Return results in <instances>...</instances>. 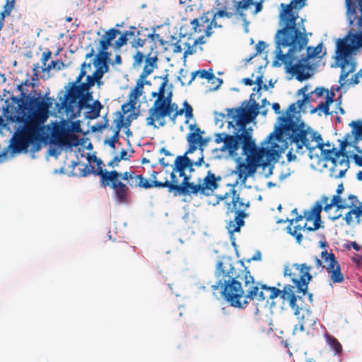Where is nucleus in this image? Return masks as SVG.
Segmentation results:
<instances>
[{"instance_id": "2f4dec72", "label": "nucleus", "mask_w": 362, "mask_h": 362, "mask_svg": "<svg viewBox=\"0 0 362 362\" xmlns=\"http://www.w3.org/2000/svg\"><path fill=\"white\" fill-rule=\"evenodd\" d=\"M346 17L349 26L354 29V21L356 19V10L358 5L354 0H346Z\"/></svg>"}, {"instance_id": "79ce46f5", "label": "nucleus", "mask_w": 362, "mask_h": 362, "mask_svg": "<svg viewBox=\"0 0 362 362\" xmlns=\"http://www.w3.org/2000/svg\"><path fill=\"white\" fill-rule=\"evenodd\" d=\"M145 78H139L137 80L135 87L132 89L130 93V97H133L134 99L138 98L142 94V90L144 84H150L149 81L144 82Z\"/></svg>"}, {"instance_id": "e433bc0d", "label": "nucleus", "mask_w": 362, "mask_h": 362, "mask_svg": "<svg viewBox=\"0 0 362 362\" xmlns=\"http://www.w3.org/2000/svg\"><path fill=\"white\" fill-rule=\"evenodd\" d=\"M100 51L98 54L95 57L97 60H100L102 62L104 61H107L110 57V53L107 52L108 47L111 45V42L106 40L103 37V39L100 41Z\"/></svg>"}, {"instance_id": "e2e57ef3", "label": "nucleus", "mask_w": 362, "mask_h": 362, "mask_svg": "<svg viewBox=\"0 0 362 362\" xmlns=\"http://www.w3.org/2000/svg\"><path fill=\"white\" fill-rule=\"evenodd\" d=\"M267 47V45L263 41H259L257 45H256V50H257V53H261Z\"/></svg>"}, {"instance_id": "49530a36", "label": "nucleus", "mask_w": 362, "mask_h": 362, "mask_svg": "<svg viewBox=\"0 0 362 362\" xmlns=\"http://www.w3.org/2000/svg\"><path fill=\"white\" fill-rule=\"evenodd\" d=\"M119 34L120 31L115 28L109 29L103 35V38L111 42Z\"/></svg>"}, {"instance_id": "a878e982", "label": "nucleus", "mask_w": 362, "mask_h": 362, "mask_svg": "<svg viewBox=\"0 0 362 362\" xmlns=\"http://www.w3.org/2000/svg\"><path fill=\"white\" fill-rule=\"evenodd\" d=\"M221 180L220 176H216L214 173L208 171L206 175L203 179V182L201 184L202 189L204 192V195L209 196L218 187V182Z\"/></svg>"}, {"instance_id": "b1692460", "label": "nucleus", "mask_w": 362, "mask_h": 362, "mask_svg": "<svg viewBox=\"0 0 362 362\" xmlns=\"http://www.w3.org/2000/svg\"><path fill=\"white\" fill-rule=\"evenodd\" d=\"M189 129L190 132L187 136L189 147L186 153H192L197 149L202 134L204 133L196 124H189Z\"/></svg>"}, {"instance_id": "bb28decb", "label": "nucleus", "mask_w": 362, "mask_h": 362, "mask_svg": "<svg viewBox=\"0 0 362 362\" xmlns=\"http://www.w3.org/2000/svg\"><path fill=\"white\" fill-rule=\"evenodd\" d=\"M302 310H303V307L302 306ZM301 310L299 311V315H296L298 320V322L296 325H295L293 334H296L298 332H302L304 331V326L307 324L310 325H313L315 322L313 317H311V313L308 311V310H305V313H300Z\"/></svg>"}, {"instance_id": "4be33fe9", "label": "nucleus", "mask_w": 362, "mask_h": 362, "mask_svg": "<svg viewBox=\"0 0 362 362\" xmlns=\"http://www.w3.org/2000/svg\"><path fill=\"white\" fill-rule=\"evenodd\" d=\"M122 179L127 181L131 187H139L148 189L153 187V185L148 182V179L142 175H136L134 171H126L121 175ZM153 185H162L156 182H153Z\"/></svg>"}, {"instance_id": "a19ab883", "label": "nucleus", "mask_w": 362, "mask_h": 362, "mask_svg": "<svg viewBox=\"0 0 362 362\" xmlns=\"http://www.w3.org/2000/svg\"><path fill=\"white\" fill-rule=\"evenodd\" d=\"M308 89V86H305L303 88H301L298 92L299 95L303 94V98L297 100V104L299 110H300L306 103H309L310 100H311L313 93H311V92L307 93Z\"/></svg>"}, {"instance_id": "9b49d317", "label": "nucleus", "mask_w": 362, "mask_h": 362, "mask_svg": "<svg viewBox=\"0 0 362 362\" xmlns=\"http://www.w3.org/2000/svg\"><path fill=\"white\" fill-rule=\"evenodd\" d=\"M320 259L314 257L315 267L321 272L324 269L329 274L330 281L333 284H340L344 281V276L341 271V266L332 252L327 250L322 251Z\"/></svg>"}, {"instance_id": "393cba45", "label": "nucleus", "mask_w": 362, "mask_h": 362, "mask_svg": "<svg viewBox=\"0 0 362 362\" xmlns=\"http://www.w3.org/2000/svg\"><path fill=\"white\" fill-rule=\"evenodd\" d=\"M323 204L324 203H322V200L320 199V202H317L315 203L311 210L305 211V218L307 221L314 220L313 227L307 228V230L313 231L320 227V213L322 209L324 210V206H322Z\"/></svg>"}, {"instance_id": "aec40b11", "label": "nucleus", "mask_w": 362, "mask_h": 362, "mask_svg": "<svg viewBox=\"0 0 362 362\" xmlns=\"http://www.w3.org/2000/svg\"><path fill=\"white\" fill-rule=\"evenodd\" d=\"M348 199L351 200V206L350 210L346 213L343 219L346 225L352 224L360 225L362 223V202L359 201L358 197L354 194H349Z\"/></svg>"}, {"instance_id": "774afa93", "label": "nucleus", "mask_w": 362, "mask_h": 362, "mask_svg": "<svg viewBox=\"0 0 362 362\" xmlns=\"http://www.w3.org/2000/svg\"><path fill=\"white\" fill-rule=\"evenodd\" d=\"M303 218H305V215L304 216L298 215L296 218H292L291 220L287 219L286 221H288L289 223H291V225H293V222H296L297 223L299 221H302Z\"/></svg>"}, {"instance_id": "0e129e2a", "label": "nucleus", "mask_w": 362, "mask_h": 362, "mask_svg": "<svg viewBox=\"0 0 362 362\" xmlns=\"http://www.w3.org/2000/svg\"><path fill=\"white\" fill-rule=\"evenodd\" d=\"M341 100L339 101L337 100L336 101V108L333 111H337L338 113H339L340 115H344V114H345V111L341 107Z\"/></svg>"}, {"instance_id": "c03bdc74", "label": "nucleus", "mask_w": 362, "mask_h": 362, "mask_svg": "<svg viewBox=\"0 0 362 362\" xmlns=\"http://www.w3.org/2000/svg\"><path fill=\"white\" fill-rule=\"evenodd\" d=\"M327 342L329 346L334 351V354L340 355L342 352V346L340 342L332 335H327Z\"/></svg>"}, {"instance_id": "603ef678", "label": "nucleus", "mask_w": 362, "mask_h": 362, "mask_svg": "<svg viewBox=\"0 0 362 362\" xmlns=\"http://www.w3.org/2000/svg\"><path fill=\"white\" fill-rule=\"evenodd\" d=\"M13 8V6L6 4L4 6V11L0 12V17L4 20L6 16H8L11 14Z\"/></svg>"}, {"instance_id": "8fccbe9b", "label": "nucleus", "mask_w": 362, "mask_h": 362, "mask_svg": "<svg viewBox=\"0 0 362 362\" xmlns=\"http://www.w3.org/2000/svg\"><path fill=\"white\" fill-rule=\"evenodd\" d=\"M96 171V169L94 170V167H93L90 164L86 165L83 169H81V171L80 173V175L81 177H86L90 173L95 174V172Z\"/></svg>"}, {"instance_id": "423d86ee", "label": "nucleus", "mask_w": 362, "mask_h": 362, "mask_svg": "<svg viewBox=\"0 0 362 362\" xmlns=\"http://www.w3.org/2000/svg\"><path fill=\"white\" fill-rule=\"evenodd\" d=\"M101 164L102 161L100 160H97L98 167L95 172V175L100 177V186L104 188L110 186L114 189L118 202L127 203L129 200V187L119 180L121 174L116 170L107 171L104 170L100 166Z\"/></svg>"}, {"instance_id": "9d476101", "label": "nucleus", "mask_w": 362, "mask_h": 362, "mask_svg": "<svg viewBox=\"0 0 362 362\" xmlns=\"http://www.w3.org/2000/svg\"><path fill=\"white\" fill-rule=\"evenodd\" d=\"M160 37L159 34L154 31L151 33L146 28L141 27L136 28L135 26H131L129 30H126L115 42L116 48L119 49L123 45H127L130 40L131 47L135 49L143 47L148 39L154 42Z\"/></svg>"}, {"instance_id": "4d7b16f0", "label": "nucleus", "mask_w": 362, "mask_h": 362, "mask_svg": "<svg viewBox=\"0 0 362 362\" xmlns=\"http://www.w3.org/2000/svg\"><path fill=\"white\" fill-rule=\"evenodd\" d=\"M327 91H329V90L322 87H317L314 91H312L311 93H313V95H315L317 98H320L322 97L324 93L327 95Z\"/></svg>"}, {"instance_id": "680f3d73", "label": "nucleus", "mask_w": 362, "mask_h": 362, "mask_svg": "<svg viewBox=\"0 0 362 362\" xmlns=\"http://www.w3.org/2000/svg\"><path fill=\"white\" fill-rule=\"evenodd\" d=\"M121 160V159L119 158V156H115L112 159V160H110L107 165L110 166V167H115L118 165V163H119V161Z\"/></svg>"}, {"instance_id": "2eb2a0df", "label": "nucleus", "mask_w": 362, "mask_h": 362, "mask_svg": "<svg viewBox=\"0 0 362 362\" xmlns=\"http://www.w3.org/2000/svg\"><path fill=\"white\" fill-rule=\"evenodd\" d=\"M297 109H298L297 102L295 103L291 104L287 109V112H286L287 115L286 116H281L279 117V119H278L279 124L277 126H279L281 122L280 119L281 117L291 118L294 123H296L298 124H302L303 125L304 130L305 129L308 130L307 132L308 133V136H307L306 139H308V141L309 148H306V149L312 151L313 149H314L315 148H319L321 150H322L324 144H323V140H322L321 135L318 132L313 131L310 127L306 126L305 124V123L303 122L300 121L298 118H295L293 115H291V113L296 112Z\"/></svg>"}, {"instance_id": "3c124183", "label": "nucleus", "mask_w": 362, "mask_h": 362, "mask_svg": "<svg viewBox=\"0 0 362 362\" xmlns=\"http://www.w3.org/2000/svg\"><path fill=\"white\" fill-rule=\"evenodd\" d=\"M264 2V0H259L258 1H254L253 4L255 6V10L252 12V14L254 16L257 15L258 13L261 12L263 9V4Z\"/></svg>"}, {"instance_id": "cd10ccee", "label": "nucleus", "mask_w": 362, "mask_h": 362, "mask_svg": "<svg viewBox=\"0 0 362 362\" xmlns=\"http://www.w3.org/2000/svg\"><path fill=\"white\" fill-rule=\"evenodd\" d=\"M190 78L187 82V85H190L192 82L195 79V78L198 76L201 78L207 79L208 81H217L218 84L216 86V89L218 88L221 84L222 83V80L216 77L211 69L210 71H206L205 69H200L189 74Z\"/></svg>"}, {"instance_id": "ddd939ff", "label": "nucleus", "mask_w": 362, "mask_h": 362, "mask_svg": "<svg viewBox=\"0 0 362 362\" xmlns=\"http://www.w3.org/2000/svg\"><path fill=\"white\" fill-rule=\"evenodd\" d=\"M178 105L172 102V93L168 95V98L164 99L163 101L158 104L154 109H148V115L146 118V123L147 126L158 127L156 122L158 123V127H164L166 124L165 117L166 115H170L174 113Z\"/></svg>"}, {"instance_id": "7c9ffc66", "label": "nucleus", "mask_w": 362, "mask_h": 362, "mask_svg": "<svg viewBox=\"0 0 362 362\" xmlns=\"http://www.w3.org/2000/svg\"><path fill=\"white\" fill-rule=\"evenodd\" d=\"M115 124L114 134L109 139L107 144L112 148H115V144L119 141V135L121 128L124 126V115L123 113L119 112L118 117L113 121Z\"/></svg>"}, {"instance_id": "72a5a7b5", "label": "nucleus", "mask_w": 362, "mask_h": 362, "mask_svg": "<svg viewBox=\"0 0 362 362\" xmlns=\"http://www.w3.org/2000/svg\"><path fill=\"white\" fill-rule=\"evenodd\" d=\"M163 81L160 84L158 92L156 94L158 95V98L155 100L153 102L152 106L149 109H154L156 107V106H158V104L161 103L163 100L168 98V95L165 96V88L167 86V84L168 83V74H166L163 78Z\"/></svg>"}, {"instance_id": "f8f14e48", "label": "nucleus", "mask_w": 362, "mask_h": 362, "mask_svg": "<svg viewBox=\"0 0 362 362\" xmlns=\"http://www.w3.org/2000/svg\"><path fill=\"white\" fill-rule=\"evenodd\" d=\"M233 13L227 12L226 8L216 11L214 8L204 13L199 19L194 18L191 24L195 33H204V36L209 37L212 34V28L220 27L218 25L216 19L217 18L226 17L230 18Z\"/></svg>"}, {"instance_id": "338daca9", "label": "nucleus", "mask_w": 362, "mask_h": 362, "mask_svg": "<svg viewBox=\"0 0 362 362\" xmlns=\"http://www.w3.org/2000/svg\"><path fill=\"white\" fill-rule=\"evenodd\" d=\"M353 158L356 165L359 167L362 166V155L359 156L357 154H354Z\"/></svg>"}, {"instance_id": "c9c22d12", "label": "nucleus", "mask_w": 362, "mask_h": 362, "mask_svg": "<svg viewBox=\"0 0 362 362\" xmlns=\"http://www.w3.org/2000/svg\"><path fill=\"white\" fill-rule=\"evenodd\" d=\"M174 114L177 117L185 114L186 118L185 123L186 124H189V119H192L194 116L193 108L187 101L183 103V108H177Z\"/></svg>"}, {"instance_id": "dca6fc26", "label": "nucleus", "mask_w": 362, "mask_h": 362, "mask_svg": "<svg viewBox=\"0 0 362 362\" xmlns=\"http://www.w3.org/2000/svg\"><path fill=\"white\" fill-rule=\"evenodd\" d=\"M190 176H185L182 182L179 181H173V183L169 184L170 187V192H173L174 196L177 195H197L198 193L204 195V192L201 185V180H199V183L189 182ZM168 185V184H165Z\"/></svg>"}, {"instance_id": "6e6552de", "label": "nucleus", "mask_w": 362, "mask_h": 362, "mask_svg": "<svg viewBox=\"0 0 362 362\" xmlns=\"http://www.w3.org/2000/svg\"><path fill=\"white\" fill-rule=\"evenodd\" d=\"M86 67L90 69V63L87 64L86 62H83L81 64L80 73L75 81L72 83L71 88L68 90L64 99L62 100L60 104L57 103V106H59V111L64 109L67 115H74L75 110L77 108L78 101L81 98L82 93L86 91L81 83V79L86 74Z\"/></svg>"}, {"instance_id": "864d4df0", "label": "nucleus", "mask_w": 362, "mask_h": 362, "mask_svg": "<svg viewBox=\"0 0 362 362\" xmlns=\"http://www.w3.org/2000/svg\"><path fill=\"white\" fill-rule=\"evenodd\" d=\"M361 78H362V68L356 74L352 76L349 84H358Z\"/></svg>"}, {"instance_id": "4468645a", "label": "nucleus", "mask_w": 362, "mask_h": 362, "mask_svg": "<svg viewBox=\"0 0 362 362\" xmlns=\"http://www.w3.org/2000/svg\"><path fill=\"white\" fill-rule=\"evenodd\" d=\"M348 144V141H344L341 144V148L339 150L334 148L325 150L327 158L333 163L332 172H338V174L335 175L337 178L343 177L349 168V156L344 152L345 147Z\"/></svg>"}, {"instance_id": "052dcab7", "label": "nucleus", "mask_w": 362, "mask_h": 362, "mask_svg": "<svg viewBox=\"0 0 362 362\" xmlns=\"http://www.w3.org/2000/svg\"><path fill=\"white\" fill-rule=\"evenodd\" d=\"M39 68H40V66H39L38 63L35 64L33 65V77L32 78V81H37Z\"/></svg>"}, {"instance_id": "f3484780", "label": "nucleus", "mask_w": 362, "mask_h": 362, "mask_svg": "<svg viewBox=\"0 0 362 362\" xmlns=\"http://www.w3.org/2000/svg\"><path fill=\"white\" fill-rule=\"evenodd\" d=\"M306 0H291L289 4H281L279 24L296 22L298 11L305 6Z\"/></svg>"}, {"instance_id": "6e6d98bb", "label": "nucleus", "mask_w": 362, "mask_h": 362, "mask_svg": "<svg viewBox=\"0 0 362 362\" xmlns=\"http://www.w3.org/2000/svg\"><path fill=\"white\" fill-rule=\"evenodd\" d=\"M188 74L189 73L187 70L184 69H180L178 80L180 81L182 86L187 85V83L185 81V80L187 78Z\"/></svg>"}, {"instance_id": "c85d7f7f", "label": "nucleus", "mask_w": 362, "mask_h": 362, "mask_svg": "<svg viewBox=\"0 0 362 362\" xmlns=\"http://www.w3.org/2000/svg\"><path fill=\"white\" fill-rule=\"evenodd\" d=\"M234 3L235 13L239 16L245 26L247 28L250 22L247 19V14L245 11L247 10L252 4H253V1L250 0H240L235 1Z\"/></svg>"}, {"instance_id": "69168bd1", "label": "nucleus", "mask_w": 362, "mask_h": 362, "mask_svg": "<svg viewBox=\"0 0 362 362\" xmlns=\"http://www.w3.org/2000/svg\"><path fill=\"white\" fill-rule=\"evenodd\" d=\"M288 162L294 161L296 159V156L293 153V148H291L286 154Z\"/></svg>"}, {"instance_id": "20e7f679", "label": "nucleus", "mask_w": 362, "mask_h": 362, "mask_svg": "<svg viewBox=\"0 0 362 362\" xmlns=\"http://www.w3.org/2000/svg\"><path fill=\"white\" fill-rule=\"evenodd\" d=\"M281 28L276 33L274 66L284 64L286 71L295 76L299 81L310 78L313 74V66L305 57L298 59L297 54L307 45L308 39L304 27L296 26V22L280 23Z\"/></svg>"}, {"instance_id": "f704fd0d", "label": "nucleus", "mask_w": 362, "mask_h": 362, "mask_svg": "<svg viewBox=\"0 0 362 362\" xmlns=\"http://www.w3.org/2000/svg\"><path fill=\"white\" fill-rule=\"evenodd\" d=\"M291 226L292 225L290 223L289 226H287V232L296 238V242L300 244L303 240V235L300 231L307 230V224L304 223L303 226L300 224H296L293 228H291Z\"/></svg>"}, {"instance_id": "5701e85b", "label": "nucleus", "mask_w": 362, "mask_h": 362, "mask_svg": "<svg viewBox=\"0 0 362 362\" xmlns=\"http://www.w3.org/2000/svg\"><path fill=\"white\" fill-rule=\"evenodd\" d=\"M322 202L324 203V211L329 212L332 207L335 206L338 210L346 209L351 206V200H349L348 198H342L339 195H334L331 199L330 202H329V197L327 196H322L321 197Z\"/></svg>"}, {"instance_id": "37998d69", "label": "nucleus", "mask_w": 362, "mask_h": 362, "mask_svg": "<svg viewBox=\"0 0 362 362\" xmlns=\"http://www.w3.org/2000/svg\"><path fill=\"white\" fill-rule=\"evenodd\" d=\"M322 51V43H319L316 47L309 46L307 47L306 59H310L314 57H321L320 54Z\"/></svg>"}, {"instance_id": "4c0bfd02", "label": "nucleus", "mask_w": 362, "mask_h": 362, "mask_svg": "<svg viewBox=\"0 0 362 362\" xmlns=\"http://www.w3.org/2000/svg\"><path fill=\"white\" fill-rule=\"evenodd\" d=\"M103 105L99 100H95L92 105H88V107L85 109H88L86 117L90 119H96L100 116V112Z\"/></svg>"}, {"instance_id": "a211bd4d", "label": "nucleus", "mask_w": 362, "mask_h": 362, "mask_svg": "<svg viewBox=\"0 0 362 362\" xmlns=\"http://www.w3.org/2000/svg\"><path fill=\"white\" fill-rule=\"evenodd\" d=\"M242 140V129L238 127V130L234 135L225 133H219L216 135L215 141L217 144L223 143L221 150H227L230 155H236V151L240 148V142Z\"/></svg>"}, {"instance_id": "6ab92c4d", "label": "nucleus", "mask_w": 362, "mask_h": 362, "mask_svg": "<svg viewBox=\"0 0 362 362\" xmlns=\"http://www.w3.org/2000/svg\"><path fill=\"white\" fill-rule=\"evenodd\" d=\"M151 52L147 54L142 53L141 51H136L133 55V66H140L145 59V65L142 72L140 74L141 78H146L157 67L158 57L156 56L151 57Z\"/></svg>"}, {"instance_id": "f257e3e1", "label": "nucleus", "mask_w": 362, "mask_h": 362, "mask_svg": "<svg viewBox=\"0 0 362 362\" xmlns=\"http://www.w3.org/2000/svg\"><path fill=\"white\" fill-rule=\"evenodd\" d=\"M227 122L228 127H240L242 129V140L240 147L243 154L246 156V163H239L235 173L242 184H245L247 177L255 173L257 168L264 165V158L269 156L279 157L280 153L286 149L289 144H295L296 152L299 154L304 153L303 147L309 148L308 130L303 125L294 123L290 117H281V123L276 126L264 141L265 147H257L252 139L251 127L247 125L252 119L259 114V105L255 101L247 109L242 107L227 109Z\"/></svg>"}, {"instance_id": "58836bf2", "label": "nucleus", "mask_w": 362, "mask_h": 362, "mask_svg": "<svg viewBox=\"0 0 362 362\" xmlns=\"http://www.w3.org/2000/svg\"><path fill=\"white\" fill-rule=\"evenodd\" d=\"M158 173L157 171H152V173H151L150 175V179L148 180V182H150L151 185H153V183H152L153 182H158L159 184H161L162 185H153V187H157V188H168V192H170V187H169V185H166L165 184H170V183H173V181L172 180L170 181H169L168 179H165V180L164 182H161V181H158L157 180V175H158Z\"/></svg>"}, {"instance_id": "09e8293b", "label": "nucleus", "mask_w": 362, "mask_h": 362, "mask_svg": "<svg viewBox=\"0 0 362 362\" xmlns=\"http://www.w3.org/2000/svg\"><path fill=\"white\" fill-rule=\"evenodd\" d=\"M57 66V69L58 70H60L62 67L64 66V63L62 62H59L58 60L57 61H52L47 66L43 68V71H49L50 70L54 69L57 67V66Z\"/></svg>"}, {"instance_id": "5fc2aeb1", "label": "nucleus", "mask_w": 362, "mask_h": 362, "mask_svg": "<svg viewBox=\"0 0 362 362\" xmlns=\"http://www.w3.org/2000/svg\"><path fill=\"white\" fill-rule=\"evenodd\" d=\"M51 52L49 50H47L42 52V57H41V62L42 64V69L46 67V64L47 61L51 57Z\"/></svg>"}, {"instance_id": "412c9836", "label": "nucleus", "mask_w": 362, "mask_h": 362, "mask_svg": "<svg viewBox=\"0 0 362 362\" xmlns=\"http://www.w3.org/2000/svg\"><path fill=\"white\" fill-rule=\"evenodd\" d=\"M188 153H185L182 156H178L174 161L173 170L170 173V179L172 181H179L177 177V173L179 174V177H183L188 176L185 174V171L186 169H189V172L194 171L192 168L193 160L187 156Z\"/></svg>"}, {"instance_id": "de8ad7c7", "label": "nucleus", "mask_w": 362, "mask_h": 362, "mask_svg": "<svg viewBox=\"0 0 362 362\" xmlns=\"http://www.w3.org/2000/svg\"><path fill=\"white\" fill-rule=\"evenodd\" d=\"M95 83H96V80L94 77L92 75H88L86 77V81L81 83L86 90H89L90 88L94 86Z\"/></svg>"}, {"instance_id": "a18cd8bd", "label": "nucleus", "mask_w": 362, "mask_h": 362, "mask_svg": "<svg viewBox=\"0 0 362 362\" xmlns=\"http://www.w3.org/2000/svg\"><path fill=\"white\" fill-rule=\"evenodd\" d=\"M349 125L353 128L352 133L356 137L362 135V120L352 121Z\"/></svg>"}, {"instance_id": "c756f323", "label": "nucleus", "mask_w": 362, "mask_h": 362, "mask_svg": "<svg viewBox=\"0 0 362 362\" xmlns=\"http://www.w3.org/2000/svg\"><path fill=\"white\" fill-rule=\"evenodd\" d=\"M335 93L332 91H327L326 100L325 102H320L317 107L313 110V112L320 110L323 112L325 115H329L333 114H338L337 111H329V105L334 102V97Z\"/></svg>"}, {"instance_id": "1a4fd4ad", "label": "nucleus", "mask_w": 362, "mask_h": 362, "mask_svg": "<svg viewBox=\"0 0 362 362\" xmlns=\"http://www.w3.org/2000/svg\"><path fill=\"white\" fill-rule=\"evenodd\" d=\"M226 214H235L233 220L228 223L227 228L230 233L233 234L239 232L240 229L245 224L244 218L248 216L245 212L250 206V203H245L240 198L239 194L235 190H233L231 199L230 202L226 201Z\"/></svg>"}, {"instance_id": "7ed1b4c3", "label": "nucleus", "mask_w": 362, "mask_h": 362, "mask_svg": "<svg viewBox=\"0 0 362 362\" xmlns=\"http://www.w3.org/2000/svg\"><path fill=\"white\" fill-rule=\"evenodd\" d=\"M36 81L25 79L17 86L20 91L19 97H13V101L18 105L22 115L17 117L22 123L16 130L11 144V151L15 153H27L28 147L32 146L33 152L38 151L45 140L44 123L49 115V108L52 107L54 99L47 97L40 99L41 93L37 97L30 96L28 90L24 87L37 86Z\"/></svg>"}, {"instance_id": "13d9d810", "label": "nucleus", "mask_w": 362, "mask_h": 362, "mask_svg": "<svg viewBox=\"0 0 362 362\" xmlns=\"http://www.w3.org/2000/svg\"><path fill=\"white\" fill-rule=\"evenodd\" d=\"M209 140V138H204L203 136L201 137V140L200 142H199V146L197 148L201 151V153H203L204 147L207 144Z\"/></svg>"}, {"instance_id": "bf43d9fd", "label": "nucleus", "mask_w": 362, "mask_h": 362, "mask_svg": "<svg viewBox=\"0 0 362 362\" xmlns=\"http://www.w3.org/2000/svg\"><path fill=\"white\" fill-rule=\"evenodd\" d=\"M196 46L197 45H194V43L192 46L189 44H187V49L185 51L184 53L185 56L194 54L197 52Z\"/></svg>"}, {"instance_id": "473e14b6", "label": "nucleus", "mask_w": 362, "mask_h": 362, "mask_svg": "<svg viewBox=\"0 0 362 362\" xmlns=\"http://www.w3.org/2000/svg\"><path fill=\"white\" fill-rule=\"evenodd\" d=\"M93 65L96 67V70L93 72L92 76L96 80V83L100 84L101 83V78L104 74L108 71L109 67L106 61L102 62L100 60H97L95 59L93 60Z\"/></svg>"}, {"instance_id": "f03ea898", "label": "nucleus", "mask_w": 362, "mask_h": 362, "mask_svg": "<svg viewBox=\"0 0 362 362\" xmlns=\"http://www.w3.org/2000/svg\"><path fill=\"white\" fill-rule=\"evenodd\" d=\"M215 275L217 281L211 286L212 289H220L222 296L231 306L243 308L247 300L263 301L280 296L288 303L294 315H298L302 310V296L296 295L294 286L290 284L285 285L283 290L261 284L255 281L247 267L238 272L231 264L223 262H218Z\"/></svg>"}, {"instance_id": "39448f33", "label": "nucleus", "mask_w": 362, "mask_h": 362, "mask_svg": "<svg viewBox=\"0 0 362 362\" xmlns=\"http://www.w3.org/2000/svg\"><path fill=\"white\" fill-rule=\"evenodd\" d=\"M362 46V37L359 35H346L338 39L336 43V62L341 68L339 82L345 83L346 78L356 69V63L351 60L355 50Z\"/></svg>"}, {"instance_id": "ea45409f", "label": "nucleus", "mask_w": 362, "mask_h": 362, "mask_svg": "<svg viewBox=\"0 0 362 362\" xmlns=\"http://www.w3.org/2000/svg\"><path fill=\"white\" fill-rule=\"evenodd\" d=\"M91 100H93L92 93L89 92V90L83 92L81 98L78 101V110H81L88 107V103Z\"/></svg>"}, {"instance_id": "0eeeda50", "label": "nucleus", "mask_w": 362, "mask_h": 362, "mask_svg": "<svg viewBox=\"0 0 362 362\" xmlns=\"http://www.w3.org/2000/svg\"><path fill=\"white\" fill-rule=\"evenodd\" d=\"M313 267L305 263L292 264L291 266H286L284 269L285 276H288L294 284V292L296 295L305 296L308 293V284L313 276L310 274Z\"/></svg>"}]
</instances>
